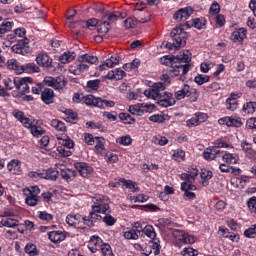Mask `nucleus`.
<instances>
[{"instance_id":"1","label":"nucleus","mask_w":256,"mask_h":256,"mask_svg":"<svg viewBox=\"0 0 256 256\" xmlns=\"http://www.w3.org/2000/svg\"><path fill=\"white\" fill-rule=\"evenodd\" d=\"M94 205H92V211L89 213V217L84 216V225L87 227H95L97 221H101L103 216L109 211V204L105 203L107 201V196L98 195L94 199Z\"/></svg>"},{"instance_id":"2","label":"nucleus","mask_w":256,"mask_h":256,"mask_svg":"<svg viewBox=\"0 0 256 256\" xmlns=\"http://www.w3.org/2000/svg\"><path fill=\"white\" fill-rule=\"evenodd\" d=\"M170 35L173 39V42L164 41L162 43L163 47L168 49V51H179V49L187 45L188 36L183 26H178L172 29Z\"/></svg>"},{"instance_id":"3","label":"nucleus","mask_w":256,"mask_h":256,"mask_svg":"<svg viewBox=\"0 0 256 256\" xmlns=\"http://www.w3.org/2000/svg\"><path fill=\"white\" fill-rule=\"evenodd\" d=\"M219 149H233V145L223 141L218 140L215 143V146L208 147L203 152V157L206 159V161H213V159H216L217 155L221 153Z\"/></svg>"},{"instance_id":"4","label":"nucleus","mask_w":256,"mask_h":256,"mask_svg":"<svg viewBox=\"0 0 256 256\" xmlns=\"http://www.w3.org/2000/svg\"><path fill=\"white\" fill-rule=\"evenodd\" d=\"M39 193H41L39 186H30L24 189V195H26L25 203L28 204L29 207H35L40 201Z\"/></svg>"},{"instance_id":"5","label":"nucleus","mask_w":256,"mask_h":256,"mask_svg":"<svg viewBox=\"0 0 256 256\" xmlns=\"http://www.w3.org/2000/svg\"><path fill=\"white\" fill-rule=\"evenodd\" d=\"M172 235L180 245H193L197 241L195 235L189 234L183 230H174Z\"/></svg>"},{"instance_id":"6","label":"nucleus","mask_w":256,"mask_h":256,"mask_svg":"<svg viewBox=\"0 0 256 256\" xmlns=\"http://www.w3.org/2000/svg\"><path fill=\"white\" fill-rule=\"evenodd\" d=\"M44 85L47 87H52L56 91H61V89H65L67 86V78L65 76H57L53 78L51 76H46L43 81Z\"/></svg>"},{"instance_id":"7","label":"nucleus","mask_w":256,"mask_h":256,"mask_svg":"<svg viewBox=\"0 0 256 256\" xmlns=\"http://www.w3.org/2000/svg\"><path fill=\"white\" fill-rule=\"evenodd\" d=\"M165 91V85L158 82L152 85L150 88L144 91L145 97L152 99L153 101H159L161 94Z\"/></svg>"},{"instance_id":"8","label":"nucleus","mask_w":256,"mask_h":256,"mask_svg":"<svg viewBox=\"0 0 256 256\" xmlns=\"http://www.w3.org/2000/svg\"><path fill=\"white\" fill-rule=\"evenodd\" d=\"M209 119V116L203 112H196L194 116L186 121L187 127H197L201 123H205Z\"/></svg>"},{"instance_id":"9","label":"nucleus","mask_w":256,"mask_h":256,"mask_svg":"<svg viewBox=\"0 0 256 256\" xmlns=\"http://www.w3.org/2000/svg\"><path fill=\"white\" fill-rule=\"evenodd\" d=\"M209 119V116L203 112H196L194 116L186 121L187 127H197L201 123H205Z\"/></svg>"},{"instance_id":"10","label":"nucleus","mask_w":256,"mask_h":256,"mask_svg":"<svg viewBox=\"0 0 256 256\" xmlns=\"http://www.w3.org/2000/svg\"><path fill=\"white\" fill-rule=\"evenodd\" d=\"M157 103L160 107H173V105H175V98H173V94L165 92L164 90L161 93L160 98H158Z\"/></svg>"},{"instance_id":"11","label":"nucleus","mask_w":256,"mask_h":256,"mask_svg":"<svg viewBox=\"0 0 256 256\" xmlns=\"http://www.w3.org/2000/svg\"><path fill=\"white\" fill-rule=\"evenodd\" d=\"M219 125H226L227 127H241L243 121L237 116H226L218 120Z\"/></svg>"},{"instance_id":"12","label":"nucleus","mask_w":256,"mask_h":256,"mask_svg":"<svg viewBox=\"0 0 256 256\" xmlns=\"http://www.w3.org/2000/svg\"><path fill=\"white\" fill-rule=\"evenodd\" d=\"M33 83V79L31 77H17L16 80V89L20 93H29V86Z\"/></svg>"},{"instance_id":"13","label":"nucleus","mask_w":256,"mask_h":256,"mask_svg":"<svg viewBox=\"0 0 256 256\" xmlns=\"http://www.w3.org/2000/svg\"><path fill=\"white\" fill-rule=\"evenodd\" d=\"M35 61L39 67L49 68L53 65V59L46 52H40L36 55Z\"/></svg>"},{"instance_id":"14","label":"nucleus","mask_w":256,"mask_h":256,"mask_svg":"<svg viewBox=\"0 0 256 256\" xmlns=\"http://www.w3.org/2000/svg\"><path fill=\"white\" fill-rule=\"evenodd\" d=\"M121 61V57H119V54H114L110 58L106 59L104 62H102L98 68L100 71H105L107 67L109 69L119 65V62Z\"/></svg>"},{"instance_id":"15","label":"nucleus","mask_w":256,"mask_h":256,"mask_svg":"<svg viewBox=\"0 0 256 256\" xmlns=\"http://www.w3.org/2000/svg\"><path fill=\"white\" fill-rule=\"evenodd\" d=\"M197 175H199V170L197 168L192 167L189 168L186 173H182L180 175V178L182 181H185L184 183H188V185H193L195 183V179H197Z\"/></svg>"},{"instance_id":"16","label":"nucleus","mask_w":256,"mask_h":256,"mask_svg":"<svg viewBox=\"0 0 256 256\" xmlns=\"http://www.w3.org/2000/svg\"><path fill=\"white\" fill-rule=\"evenodd\" d=\"M191 15H193V9L191 7H186L174 13L173 19L178 23H181V21H187Z\"/></svg>"},{"instance_id":"17","label":"nucleus","mask_w":256,"mask_h":256,"mask_svg":"<svg viewBox=\"0 0 256 256\" xmlns=\"http://www.w3.org/2000/svg\"><path fill=\"white\" fill-rule=\"evenodd\" d=\"M241 98V93H231L229 98L226 99V109L228 111H237L239 104L237 100Z\"/></svg>"},{"instance_id":"18","label":"nucleus","mask_w":256,"mask_h":256,"mask_svg":"<svg viewBox=\"0 0 256 256\" xmlns=\"http://www.w3.org/2000/svg\"><path fill=\"white\" fill-rule=\"evenodd\" d=\"M29 43L26 40H19L17 44L12 46L13 53L18 55H28L29 54Z\"/></svg>"},{"instance_id":"19","label":"nucleus","mask_w":256,"mask_h":256,"mask_svg":"<svg viewBox=\"0 0 256 256\" xmlns=\"http://www.w3.org/2000/svg\"><path fill=\"white\" fill-rule=\"evenodd\" d=\"M74 165L75 169L78 171V173H80L81 177H87L93 173V168L87 163L76 162Z\"/></svg>"},{"instance_id":"20","label":"nucleus","mask_w":256,"mask_h":256,"mask_svg":"<svg viewBox=\"0 0 256 256\" xmlns=\"http://www.w3.org/2000/svg\"><path fill=\"white\" fill-rule=\"evenodd\" d=\"M247 38V30L245 28H239L232 32L231 41L234 43H241Z\"/></svg>"},{"instance_id":"21","label":"nucleus","mask_w":256,"mask_h":256,"mask_svg":"<svg viewBox=\"0 0 256 256\" xmlns=\"http://www.w3.org/2000/svg\"><path fill=\"white\" fill-rule=\"evenodd\" d=\"M181 189L182 191H184V196L187 199H195V192H191V191H197V186L193 185V184H189L187 182H183L181 184Z\"/></svg>"},{"instance_id":"22","label":"nucleus","mask_w":256,"mask_h":256,"mask_svg":"<svg viewBox=\"0 0 256 256\" xmlns=\"http://www.w3.org/2000/svg\"><path fill=\"white\" fill-rule=\"evenodd\" d=\"M193 92H191V86L184 84L180 90L175 92V99L181 101V99H185V97H191Z\"/></svg>"},{"instance_id":"23","label":"nucleus","mask_w":256,"mask_h":256,"mask_svg":"<svg viewBox=\"0 0 256 256\" xmlns=\"http://www.w3.org/2000/svg\"><path fill=\"white\" fill-rule=\"evenodd\" d=\"M66 223L70 227L79 225V223H85V216H81V214H70L66 217Z\"/></svg>"},{"instance_id":"24","label":"nucleus","mask_w":256,"mask_h":256,"mask_svg":"<svg viewBox=\"0 0 256 256\" xmlns=\"http://www.w3.org/2000/svg\"><path fill=\"white\" fill-rule=\"evenodd\" d=\"M41 99L46 105H51L55 99V92L51 88H45L41 93Z\"/></svg>"},{"instance_id":"25","label":"nucleus","mask_w":256,"mask_h":256,"mask_svg":"<svg viewBox=\"0 0 256 256\" xmlns=\"http://www.w3.org/2000/svg\"><path fill=\"white\" fill-rule=\"evenodd\" d=\"M65 237H67L65 235V232L63 231H51L49 234H48V239H50V241L52 243H62V241H65Z\"/></svg>"},{"instance_id":"26","label":"nucleus","mask_w":256,"mask_h":256,"mask_svg":"<svg viewBox=\"0 0 256 256\" xmlns=\"http://www.w3.org/2000/svg\"><path fill=\"white\" fill-rule=\"evenodd\" d=\"M189 71H191V64L178 65V66H174L171 69V73L172 75H174V77H177V75H181V74L187 75Z\"/></svg>"},{"instance_id":"27","label":"nucleus","mask_w":256,"mask_h":256,"mask_svg":"<svg viewBox=\"0 0 256 256\" xmlns=\"http://www.w3.org/2000/svg\"><path fill=\"white\" fill-rule=\"evenodd\" d=\"M174 59L176 63H185V65H189V61H191V52L189 50H182Z\"/></svg>"},{"instance_id":"28","label":"nucleus","mask_w":256,"mask_h":256,"mask_svg":"<svg viewBox=\"0 0 256 256\" xmlns=\"http://www.w3.org/2000/svg\"><path fill=\"white\" fill-rule=\"evenodd\" d=\"M8 69L14 71L16 75H21L23 73V65L19 64L17 59L12 58L7 61Z\"/></svg>"},{"instance_id":"29","label":"nucleus","mask_w":256,"mask_h":256,"mask_svg":"<svg viewBox=\"0 0 256 256\" xmlns=\"http://www.w3.org/2000/svg\"><path fill=\"white\" fill-rule=\"evenodd\" d=\"M106 77L107 79H110V80L121 81V79L125 77V71L117 68L109 71Z\"/></svg>"},{"instance_id":"30","label":"nucleus","mask_w":256,"mask_h":256,"mask_svg":"<svg viewBox=\"0 0 256 256\" xmlns=\"http://www.w3.org/2000/svg\"><path fill=\"white\" fill-rule=\"evenodd\" d=\"M222 160L224 163H227V165H237V162L239 161V155L237 153L226 152L222 156Z\"/></svg>"},{"instance_id":"31","label":"nucleus","mask_w":256,"mask_h":256,"mask_svg":"<svg viewBox=\"0 0 256 256\" xmlns=\"http://www.w3.org/2000/svg\"><path fill=\"white\" fill-rule=\"evenodd\" d=\"M13 116L15 119L20 121L24 127H31V120L27 117H25V114L22 111L19 110H14L13 111Z\"/></svg>"},{"instance_id":"32","label":"nucleus","mask_w":256,"mask_h":256,"mask_svg":"<svg viewBox=\"0 0 256 256\" xmlns=\"http://www.w3.org/2000/svg\"><path fill=\"white\" fill-rule=\"evenodd\" d=\"M8 171L13 175H19L21 173V162L19 160H11L7 165Z\"/></svg>"},{"instance_id":"33","label":"nucleus","mask_w":256,"mask_h":256,"mask_svg":"<svg viewBox=\"0 0 256 256\" xmlns=\"http://www.w3.org/2000/svg\"><path fill=\"white\" fill-rule=\"evenodd\" d=\"M99 99L100 97H95L93 95H86L82 97L83 103L88 107H99Z\"/></svg>"},{"instance_id":"34","label":"nucleus","mask_w":256,"mask_h":256,"mask_svg":"<svg viewBox=\"0 0 256 256\" xmlns=\"http://www.w3.org/2000/svg\"><path fill=\"white\" fill-rule=\"evenodd\" d=\"M27 129H30V133L33 135V137L39 138L42 137V135H45V129H43L41 126H37L33 124V122L30 121V127H26Z\"/></svg>"},{"instance_id":"35","label":"nucleus","mask_w":256,"mask_h":256,"mask_svg":"<svg viewBox=\"0 0 256 256\" xmlns=\"http://www.w3.org/2000/svg\"><path fill=\"white\" fill-rule=\"evenodd\" d=\"M78 60L80 63H90V65H95V63L99 61V58L90 54H83L78 57Z\"/></svg>"},{"instance_id":"36","label":"nucleus","mask_w":256,"mask_h":256,"mask_svg":"<svg viewBox=\"0 0 256 256\" xmlns=\"http://www.w3.org/2000/svg\"><path fill=\"white\" fill-rule=\"evenodd\" d=\"M76 176L77 172H75V170L73 169L65 168L61 170V177L66 181H73V179H75Z\"/></svg>"},{"instance_id":"37","label":"nucleus","mask_w":256,"mask_h":256,"mask_svg":"<svg viewBox=\"0 0 256 256\" xmlns=\"http://www.w3.org/2000/svg\"><path fill=\"white\" fill-rule=\"evenodd\" d=\"M242 111L245 115H253L256 111V102L250 101L243 105Z\"/></svg>"},{"instance_id":"38","label":"nucleus","mask_w":256,"mask_h":256,"mask_svg":"<svg viewBox=\"0 0 256 256\" xmlns=\"http://www.w3.org/2000/svg\"><path fill=\"white\" fill-rule=\"evenodd\" d=\"M129 113L131 115H137L138 117L143 116V105L141 103L131 105L128 108Z\"/></svg>"},{"instance_id":"39","label":"nucleus","mask_w":256,"mask_h":256,"mask_svg":"<svg viewBox=\"0 0 256 256\" xmlns=\"http://www.w3.org/2000/svg\"><path fill=\"white\" fill-rule=\"evenodd\" d=\"M44 179H49L50 181H57L59 172L53 168L48 170H43Z\"/></svg>"},{"instance_id":"40","label":"nucleus","mask_w":256,"mask_h":256,"mask_svg":"<svg viewBox=\"0 0 256 256\" xmlns=\"http://www.w3.org/2000/svg\"><path fill=\"white\" fill-rule=\"evenodd\" d=\"M73 59H75V52H64L59 57V61L63 65H66V63H71V61H73Z\"/></svg>"},{"instance_id":"41","label":"nucleus","mask_w":256,"mask_h":256,"mask_svg":"<svg viewBox=\"0 0 256 256\" xmlns=\"http://www.w3.org/2000/svg\"><path fill=\"white\" fill-rule=\"evenodd\" d=\"M23 73H39L41 69L35 63H27L22 65Z\"/></svg>"},{"instance_id":"42","label":"nucleus","mask_w":256,"mask_h":256,"mask_svg":"<svg viewBox=\"0 0 256 256\" xmlns=\"http://www.w3.org/2000/svg\"><path fill=\"white\" fill-rule=\"evenodd\" d=\"M200 177L202 179V185L207 186L209 179L213 177V172L211 170H207L206 168L201 169Z\"/></svg>"},{"instance_id":"43","label":"nucleus","mask_w":256,"mask_h":256,"mask_svg":"<svg viewBox=\"0 0 256 256\" xmlns=\"http://www.w3.org/2000/svg\"><path fill=\"white\" fill-rule=\"evenodd\" d=\"M115 107V101L99 98L98 109H109Z\"/></svg>"},{"instance_id":"44","label":"nucleus","mask_w":256,"mask_h":256,"mask_svg":"<svg viewBox=\"0 0 256 256\" xmlns=\"http://www.w3.org/2000/svg\"><path fill=\"white\" fill-rule=\"evenodd\" d=\"M1 225H3V227L14 228L19 226V220L14 218H4L1 220Z\"/></svg>"},{"instance_id":"45","label":"nucleus","mask_w":256,"mask_h":256,"mask_svg":"<svg viewBox=\"0 0 256 256\" xmlns=\"http://www.w3.org/2000/svg\"><path fill=\"white\" fill-rule=\"evenodd\" d=\"M11 29H13V21L5 20L2 24H0V35L9 33Z\"/></svg>"},{"instance_id":"46","label":"nucleus","mask_w":256,"mask_h":256,"mask_svg":"<svg viewBox=\"0 0 256 256\" xmlns=\"http://www.w3.org/2000/svg\"><path fill=\"white\" fill-rule=\"evenodd\" d=\"M51 127H53V129H55L56 131H67V126H65V123L57 119L51 121Z\"/></svg>"},{"instance_id":"47","label":"nucleus","mask_w":256,"mask_h":256,"mask_svg":"<svg viewBox=\"0 0 256 256\" xmlns=\"http://www.w3.org/2000/svg\"><path fill=\"white\" fill-rule=\"evenodd\" d=\"M119 17H121L120 12H109L104 16V19L105 21L111 24V23H115V21H117Z\"/></svg>"},{"instance_id":"48","label":"nucleus","mask_w":256,"mask_h":256,"mask_svg":"<svg viewBox=\"0 0 256 256\" xmlns=\"http://www.w3.org/2000/svg\"><path fill=\"white\" fill-rule=\"evenodd\" d=\"M142 233H144L146 237H149V239H155V237H157V234L155 233V228H153V226L151 225L145 226L142 230Z\"/></svg>"},{"instance_id":"49","label":"nucleus","mask_w":256,"mask_h":256,"mask_svg":"<svg viewBox=\"0 0 256 256\" xmlns=\"http://www.w3.org/2000/svg\"><path fill=\"white\" fill-rule=\"evenodd\" d=\"M25 253L30 256H37L39 255V251H37V246L35 244L29 243L24 248Z\"/></svg>"},{"instance_id":"50","label":"nucleus","mask_w":256,"mask_h":256,"mask_svg":"<svg viewBox=\"0 0 256 256\" xmlns=\"http://www.w3.org/2000/svg\"><path fill=\"white\" fill-rule=\"evenodd\" d=\"M85 62H82L81 64L76 66V69L70 68V73L73 75H79L81 71H88L89 70V65L84 64Z\"/></svg>"},{"instance_id":"51","label":"nucleus","mask_w":256,"mask_h":256,"mask_svg":"<svg viewBox=\"0 0 256 256\" xmlns=\"http://www.w3.org/2000/svg\"><path fill=\"white\" fill-rule=\"evenodd\" d=\"M37 217L40 219V221H53V214L47 212V211H38Z\"/></svg>"},{"instance_id":"52","label":"nucleus","mask_w":256,"mask_h":256,"mask_svg":"<svg viewBox=\"0 0 256 256\" xmlns=\"http://www.w3.org/2000/svg\"><path fill=\"white\" fill-rule=\"evenodd\" d=\"M210 79L211 78L207 75L198 74L194 78V83H196L197 85H205V83H209Z\"/></svg>"},{"instance_id":"53","label":"nucleus","mask_w":256,"mask_h":256,"mask_svg":"<svg viewBox=\"0 0 256 256\" xmlns=\"http://www.w3.org/2000/svg\"><path fill=\"white\" fill-rule=\"evenodd\" d=\"M95 149L98 153H101L105 149V138L95 137Z\"/></svg>"},{"instance_id":"54","label":"nucleus","mask_w":256,"mask_h":256,"mask_svg":"<svg viewBox=\"0 0 256 256\" xmlns=\"http://www.w3.org/2000/svg\"><path fill=\"white\" fill-rule=\"evenodd\" d=\"M182 256H197L199 255V250L194 249L193 247H185L181 252Z\"/></svg>"},{"instance_id":"55","label":"nucleus","mask_w":256,"mask_h":256,"mask_svg":"<svg viewBox=\"0 0 256 256\" xmlns=\"http://www.w3.org/2000/svg\"><path fill=\"white\" fill-rule=\"evenodd\" d=\"M119 119L126 123L127 125H133L135 123V118H133L131 115L128 113H120L119 114Z\"/></svg>"},{"instance_id":"56","label":"nucleus","mask_w":256,"mask_h":256,"mask_svg":"<svg viewBox=\"0 0 256 256\" xmlns=\"http://www.w3.org/2000/svg\"><path fill=\"white\" fill-rule=\"evenodd\" d=\"M213 67H215V64L209 60H206L200 65V70L202 73H209Z\"/></svg>"},{"instance_id":"57","label":"nucleus","mask_w":256,"mask_h":256,"mask_svg":"<svg viewBox=\"0 0 256 256\" xmlns=\"http://www.w3.org/2000/svg\"><path fill=\"white\" fill-rule=\"evenodd\" d=\"M139 65H141V61L134 59L132 62L124 64L123 69H125V71H133V69H137Z\"/></svg>"},{"instance_id":"58","label":"nucleus","mask_w":256,"mask_h":256,"mask_svg":"<svg viewBox=\"0 0 256 256\" xmlns=\"http://www.w3.org/2000/svg\"><path fill=\"white\" fill-rule=\"evenodd\" d=\"M172 157L175 161L181 163V161H185V151L181 149L175 150Z\"/></svg>"},{"instance_id":"59","label":"nucleus","mask_w":256,"mask_h":256,"mask_svg":"<svg viewBox=\"0 0 256 256\" xmlns=\"http://www.w3.org/2000/svg\"><path fill=\"white\" fill-rule=\"evenodd\" d=\"M109 29H111V24L107 20H104L98 26V33H109Z\"/></svg>"},{"instance_id":"60","label":"nucleus","mask_w":256,"mask_h":256,"mask_svg":"<svg viewBox=\"0 0 256 256\" xmlns=\"http://www.w3.org/2000/svg\"><path fill=\"white\" fill-rule=\"evenodd\" d=\"M4 85L6 89H8V91H11L15 87H17V77H15L13 80H11L10 78L4 79Z\"/></svg>"},{"instance_id":"61","label":"nucleus","mask_w":256,"mask_h":256,"mask_svg":"<svg viewBox=\"0 0 256 256\" xmlns=\"http://www.w3.org/2000/svg\"><path fill=\"white\" fill-rule=\"evenodd\" d=\"M100 249L103 256H115V254H113V249H111V245L107 243L103 244Z\"/></svg>"},{"instance_id":"62","label":"nucleus","mask_w":256,"mask_h":256,"mask_svg":"<svg viewBox=\"0 0 256 256\" xmlns=\"http://www.w3.org/2000/svg\"><path fill=\"white\" fill-rule=\"evenodd\" d=\"M89 245H92L94 247H99L101 249V246L103 244V240L99 236H92L90 237Z\"/></svg>"},{"instance_id":"63","label":"nucleus","mask_w":256,"mask_h":256,"mask_svg":"<svg viewBox=\"0 0 256 256\" xmlns=\"http://www.w3.org/2000/svg\"><path fill=\"white\" fill-rule=\"evenodd\" d=\"M245 237H248L249 239H255L256 237V224L252 225L248 229L244 231Z\"/></svg>"},{"instance_id":"64","label":"nucleus","mask_w":256,"mask_h":256,"mask_svg":"<svg viewBox=\"0 0 256 256\" xmlns=\"http://www.w3.org/2000/svg\"><path fill=\"white\" fill-rule=\"evenodd\" d=\"M124 238L132 239L133 241H137V239H139V234L132 228L131 230L124 232Z\"/></svg>"}]
</instances>
